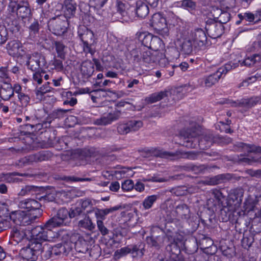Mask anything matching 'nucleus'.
Instances as JSON below:
<instances>
[{"label":"nucleus","instance_id":"f257e3e1","mask_svg":"<svg viewBox=\"0 0 261 261\" xmlns=\"http://www.w3.org/2000/svg\"><path fill=\"white\" fill-rule=\"evenodd\" d=\"M191 129H183L180 132V137L183 139V145L187 147L194 148L197 143L201 149H204L210 147L214 141V137L210 132L205 133L200 137V139L196 138L199 135L198 129L193 125Z\"/></svg>","mask_w":261,"mask_h":261},{"label":"nucleus","instance_id":"f03ea898","mask_svg":"<svg viewBox=\"0 0 261 261\" xmlns=\"http://www.w3.org/2000/svg\"><path fill=\"white\" fill-rule=\"evenodd\" d=\"M167 245L166 251L170 255L172 261H195L193 255H189L188 257L183 258L180 255L181 248L185 247V237L180 234H176L172 236L168 235Z\"/></svg>","mask_w":261,"mask_h":261},{"label":"nucleus","instance_id":"7ed1b4c3","mask_svg":"<svg viewBox=\"0 0 261 261\" xmlns=\"http://www.w3.org/2000/svg\"><path fill=\"white\" fill-rule=\"evenodd\" d=\"M141 155L146 158L154 156L171 160H177L180 158L194 160L197 159V153L194 151L185 152L180 150L172 152L152 149L142 150L141 152Z\"/></svg>","mask_w":261,"mask_h":261},{"label":"nucleus","instance_id":"20e7f679","mask_svg":"<svg viewBox=\"0 0 261 261\" xmlns=\"http://www.w3.org/2000/svg\"><path fill=\"white\" fill-rule=\"evenodd\" d=\"M8 9L11 12H16L17 15L21 18L26 24V21L31 19V12L30 5L26 1H11L8 6Z\"/></svg>","mask_w":261,"mask_h":261},{"label":"nucleus","instance_id":"39448f33","mask_svg":"<svg viewBox=\"0 0 261 261\" xmlns=\"http://www.w3.org/2000/svg\"><path fill=\"white\" fill-rule=\"evenodd\" d=\"M238 66V63L229 62L224 66L220 67L214 73L204 76L202 79V82L204 83L205 87H210L218 82L222 74H226L228 71L236 68Z\"/></svg>","mask_w":261,"mask_h":261},{"label":"nucleus","instance_id":"423d86ee","mask_svg":"<svg viewBox=\"0 0 261 261\" xmlns=\"http://www.w3.org/2000/svg\"><path fill=\"white\" fill-rule=\"evenodd\" d=\"M173 217L169 219L171 222L189 223L192 220V213L189 207L186 204L177 205L172 213Z\"/></svg>","mask_w":261,"mask_h":261},{"label":"nucleus","instance_id":"0eeeda50","mask_svg":"<svg viewBox=\"0 0 261 261\" xmlns=\"http://www.w3.org/2000/svg\"><path fill=\"white\" fill-rule=\"evenodd\" d=\"M150 25L156 33L164 38L168 36L169 29L167 27L166 18L161 13L154 14L150 20Z\"/></svg>","mask_w":261,"mask_h":261},{"label":"nucleus","instance_id":"6e6552de","mask_svg":"<svg viewBox=\"0 0 261 261\" xmlns=\"http://www.w3.org/2000/svg\"><path fill=\"white\" fill-rule=\"evenodd\" d=\"M69 213L66 208H60L57 215L49 219L46 222V226L55 228L63 225H67L70 222Z\"/></svg>","mask_w":261,"mask_h":261},{"label":"nucleus","instance_id":"1a4fd4ad","mask_svg":"<svg viewBox=\"0 0 261 261\" xmlns=\"http://www.w3.org/2000/svg\"><path fill=\"white\" fill-rule=\"evenodd\" d=\"M52 228L46 226V222L43 226H37L31 230L32 239L40 242L49 241L53 238Z\"/></svg>","mask_w":261,"mask_h":261},{"label":"nucleus","instance_id":"9d476101","mask_svg":"<svg viewBox=\"0 0 261 261\" xmlns=\"http://www.w3.org/2000/svg\"><path fill=\"white\" fill-rule=\"evenodd\" d=\"M190 38L193 42L194 46L198 49H202L207 43V36L205 31L197 28L191 32Z\"/></svg>","mask_w":261,"mask_h":261},{"label":"nucleus","instance_id":"9b49d317","mask_svg":"<svg viewBox=\"0 0 261 261\" xmlns=\"http://www.w3.org/2000/svg\"><path fill=\"white\" fill-rule=\"evenodd\" d=\"M80 38L84 43V51L86 53L93 55L95 53L94 36L93 32L86 29L83 34H80Z\"/></svg>","mask_w":261,"mask_h":261},{"label":"nucleus","instance_id":"f8f14e48","mask_svg":"<svg viewBox=\"0 0 261 261\" xmlns=\"http://www.w3.org/2000/svg\"><path fill=\"white\" fill-rule=\"evenodd\" d=\"M27 57V65L32 71L38 70L45 64V58L40 53H35L32 55H28Z\"/></svg>","mask_w":261,"mask_h":261},{"label":"nucleus","instance_id":"ddd939ff","mask_svg":"<svg viewBox=\"0 0 261 261\" xmlns=\"http://www.w3.org/2000/svg\"><path fill=\"white\" fill-rule=\"evenodd\" d=\"M68 25L66 19L64 20L60 18H54L51 20L48 24L49 30L57 36H61L67 31Z\"/></svg>","mask_w":261,"mask_h":261},{"label":"nucleus","instance_id":"4468645a","mask_svg":"<svg viewBox=\"0 0 261 261\" xmlns=\"http://www.w3.org/2000/svg\"><path fill=\"white\" fill-rule=\"evenodd\" d=\"M10 218L15 224L20 226L28 225L34 222L31 215L26 211H19L13 212Z\"/></svg>","mask_w":261,"mask_h":261},{"label":"nucleus","instance_id":"2eb2a0df","mask_svg":"<svg viewBox=\"0 0 261 261\" xmlns=\"http://www.w3.org/2000/svg\"><path fill=\"white\" fill-rule=\"evenodd\" d=\"M261 102V96H252L249 98H242L235 101L230 102L231 106L250 109Z\"/></svg>","mask_w":261,"mask_h":261},{"label":"nucleus","instance_id":"dca6fc26","mask_svg":"<svg viewBox=\"0 0 261 261\" xmlns=\"http://www.w3.org/2000/svg\"><path fill=\"white\" fill-rule=\"evenodd\" d=\"M78 236L75 234H66L63 236V243L61 244L60 250L63 251V255H67L70 252H74L75 241Z\"/></svg>","mask_w":261,"mask_h":261},{"label":"nucleus","instance_id":"f3484780","mask_svg":"<svg viewBox=\"0 0 261 261\" xmlns=\"http://www.w3.org/2000/svg\"><path fill=\"white\" fill-rule=\"evenodd\" d=\"M120 115L121 112L118 110H115L107 114L103 115L100 118L95 120L94 124L96 125H106L118 119Z\"/></svg>","mask_w":261,"mask_h":261},{"label":"nucleus","instance_id":"a211bd4d","mask_svg":"<svg viewBox=\"0 0 261 261\" xmlns=\"http://www.w3.org/2000/svg\"><path fill=\"white\" fill-rule=\"evenodd\" d=\"M205 29L210 37L217 38L221 36L223 32V26L216 22L207 23Z\"/></svg>","mask_w":261,"mask_h":261},{"label":"nucleus","instance_id":"6ab92c4d","mask_svg":"<svg viewBox=\"0 0 261 261\" xmlns=\"http://www.w3.org/2000/svg\"><path fill=\"white\" fill-rule=\"evenodd\" d=\"M8 54L14 57L21 56L24 53L21 43L17 40L10 41L7 45Z\"/></svg>","mask_w":261,"mask_h":261},{"label":"nucleus","instance_id":"aec40b11","mask_svg":"<svg viewBox=\"0 0 261 261\" xmlns=\"http://www.w3.org/2000/svg\"><path fill=\"white\" fill-rule=\"evenodd\" d=\"M244 191L241 188H237L231 190L228 197L225 200L234 204L236 208L238 206L242 201Z\"/></svg>","mask_w":261,"mask_h":261},{"label":"nucleus","instance_id":"412c9836","mask_svg":"<svg viewBox=\"0 0 261 261\" xmlns=\"http://www.w3.org/2000/svg\"><path fill=\"white\" fill-rule=\"evenodd\" d=\"M211 193L212 196L216 198V201L214 203V200L210 199L207 201V205L210 210H211L213 213H215L218 210L217 204H221V202H223L221 200L224 197V196L219 190L216 189L212 190Z\"/></svg>","mask_w":261,"mask_h":261},{"label":"nucleus","instance_id":"4be33fe9","mask_svg":"<svg viewBox=\"0 0 261 261\" xmlns=\"http://www.w3.org/2000/svg\"><path fill=\"white\" fill-rule=\"evenodd\" d=\"M221 208L220 210V218L222 221H227L231 213L235 211L236 206L234 204L230 203V202H221Z\"/></svg>","mask_w":261,"mask_h":261},{"label":"nucleus","instance_id":"5701e85b","mask_svg":"<svg viewBox=\"0 0 261 261\" xmlns=\"http://www.w3.org/2000/svg\"><path fill=\"white\" fill-rule=\"evenodd\" d=\"M24 240H27L24 229L21 227L13 228L11 232V243L16 245Z\"/></svg>","mask_w":261,"mask_h":261},{"label":"nucleus","instance_id":"b1692460","mask_svg":"<svg viewBox=\"0 0 261 261\" xmlns=\"http://www.w3.org/2000/svg\"><path fill=\"white\" fill-rule=\"evenodd\" d=\"M94 72V64L90 60H86L81 65V74L82 78L88 79Z\"/></svg>","mask_w":261,"mask_h":261},{"label":"nucleus","instance_id":"393cba45","mask_svg":"<svg viewBox=\"0 0 261 261\" xmlns=\"http://www.w3.org/2000/svg\"><path fill=\"white\" fill-rule=\"evenodd\" d=\"M167 236L168 235L151 236L147 238V243L155 248L159 249L163 246L165 242H167Z\"/></svg>","mask_w":261,"mask_h":261},{"label":"nucleus","instance_id":"a878e982","mask_svg":"<svg viewBox=\"0 0 261 261\" xmlns=\"http://www.w3.org/2000/svg\"><path fill=\"white\" fill-rule=\"evenodd\" d=\"M63 9L66 18H70L74 15L76 9V3L74 0H65Z\"/></svg>","mask_w":261,"mask_h":261},{"label":"nucleus","instance_id":"bb28decb","mask_svg":"<svg viewBox=\"0 0 261 261\" xmlns=\"http://www.w3.org/2000/svg\"><path fill=\"white\" fill-rule=\"evenodd\" d=\"M141 58L143 62L148 63H156L158 51H152L149 49H141Z\"/></svg>","mask_w":261,"mask_h":261},{"label":"nucleus","instance_id":"cd10ccee","mask_svg":"<svg viewBox=\"0 0 261 261\" xmlns=\"http://www.w3.org/2000/svg\"><path fill=\"white\" fill-rule=\"evenodd\" d=\"M46 159L45 152H39L36 154L29 155L22 159L24 164L29 165L34 162H41Z\"/></svg>","mask_w":261,"mask_h":261},{"label":"nucleus","instance_id":"c85d7f7f","mask_svg":"<svg viewBox=\"0 0 261 261\" xmlns=\"http://www.w3.org/2000/svg\"><path fill=\"white\" fill-rule=\"evenodd\" d=\"M18 207L21 209L27 210V212L32 211L33 208L40 207V204L33 199H27L20 201L18 203Z\"/></svg>","mask_w":261,"mask_h":261},{"label":"nucleus","instance_id":"c756f323","mask_svg":"<svg viewBox=\"0 0 261 261\" xmlns=\"http://www.w3.org/2000/svg\"><path fill=\"white\" fill-rule=\"evenodd\" d=\"M135 10L137 16L142 18L147 16L149 12L147 4L141 1L136 2Z\"/></svg>","mask_w":261,"mask_h":261},{"label":"nucleus","instance_id":"7c9ffc66","mask_svg":"<svg viewBox=\"0 0 261 261\" xmlns=\"http://www.w3.org/2000/svg\"><path fill=\"white\" fill-rule=\"evenodd\" d=\"M260 62H261V55L259 54H254L246 57L240 64L241 66L251 67Z\"/></svg>","mask_w":261,"mask_h":261},{"label":"nucleus","instance_id":"2f4dec72","mask_svg":"<svg viewBox=\"0 0 261 261\" xmlns=\"http://www.w3.org/2000/svg\"><path fill=\"white\" fill-rule=\"evenodd\" d=\"M168 91L167 90L162 91L151 94L145 98V101L149 103H152L160 101L168 95Z\"/></svg>","mask_w":261,"mask_h":261},{"label":"nucleus","instance_id":"473e14b6","mask_svg":"<svg viewBox=\"0 0 261 261\" xmlns=\"http://www.w3.org/2000/svg\"><path fill=\"white\" fill-rule=\"evenodd\" d=\"M120 208V206H115L109 208L96 209L95 211V215L97 220H101V219H105L106 216L108 214L113 213L114 211H116Z\"/></svg>","mask_w":261,"mask_h":261},{"label":"nucleus","instance_id":"72a5a7b5","mask_svg":"<svg viewBox=\"0 0 261 261\" xmlns=\"http://www.w3.org/2000/svg\"><path fill=\"white\" fill-rule=\"evenodd\" d=\"M78 226L89 231H93L95 227V224L93 223L91 219L87 215H85L83 219L79 221Z\"/></svg>","mask_w":261,"mask_h":261},{"label":"nucleus","instance_id":"f704fd0d","mask_svg":"<svg viewBox=\"0 0 261 261\" xmlns=\"http://www.w3.org/2000/svg\"><path fill=\"white\" fill-rule=\"evenodd\" d=\"M78 153V162L76 163L77 166L86 165L90 156V152L89 150L83 149L77 151Z\"/></svg>","mask_w":261,"mask_h":261},{"label":"nucleus","instance_id":"c9c22d12","mask_svg":"<svg viewBox=\"0 0 261 261\" xmlns=\"http://www.w3.org/2000/svg\"><path fill=\"white\" fill-rule=\"evenodd\" d=\"M20 254L22 257L30 261H35L38 257L29 245L21 249Z\"/></svg>","mask_w":261,"mask_h":261},{"label":"nucleus","instance_id":"e433bc0d","mask_svg":"<svg viewBox=\"0 0 261 261\" xmlns=\"http://www.w3.org/2000/svg\"><path fill=\"white\" fill-rule=\"evenodd\" d=\"M0 90V96L4 100H7L13 95L12 87L9 84H5Z\"/></svg>","mask_w":261,"mask_h":261},{"label":"nucleus","instance_id":"4c0bfd02","mask_svg":"<svg viewBox=\"0 0 261 261\" xmlns=\"http://www.w3.org/2000/svg\"><path fill=\"white\" fill-rule=\"evenodd\" d=\"M74 243V250L79 253H85L88 250V244L82 239H78Z\"/></svg>","mask_w":261,"mask_h":261},{"label":"nucleus","instance_id":"58836bf2","mask_svg":"<svg viewBox=\"0 0 261 261\" xmlns=\"http://www.w3.org/2000/svg\"><path fill=\"white\" fill-rule=\"evenodd\" d=\"M229 174H219L206 180V184L210 185H216L224 182L229 178Z\"/></svg>","mask_w":261,"mask_h":261},{"label":"nucleus","instance_id":"ea45409f","mask_svg":"<svg viewBox=\"0 0 261 261\" xmlns=\"http://www.w3.org/2000/svg\"><path fill=\"white\" fill-rule=\"evenodd\" d=\"M236 146L239 148H244L248 152L259 153H261V146H256L255 145L247 144L242 142L238 143Z\"/></svg>","mask_w":261,"mask_h":261},{"label":"nucleus","instance_id":"a19ab883","mask_svg":"<svg viewBox=\"0 0 261 261\" xmlns=\"http://www.w3.org/2000/svg\"><path fill=\"white\" fill-rule=\"evenodd\" d=\"M217 11H218V14H219L218 16H215L214 14L215 18L218 19L219 23L223 24L227 23L229 21L230 19V14L229 13L224 11L222 12L220 9H217Z\"/></svg>","mask_w":261,"mask_h":261},{"label":"nucleus","instance_id":"79ce46f5","mask_svg":"<svg viewBox=\"0 0 261 261\" xmlns=\"http://www.w3.org/2000/svg\"><path fill=\"white\" fill-rule=\"evenodd\" d=\"M129 248L130 253L133 257H142L144 255V248L141 245H137L128 246Z\"/></svg>","mask_w":261,"mask_h":261},{"label":"nucleus","instance_id":"37998d69","mask_svg":"<svg viewBox=\"0 0 261 261\" xmlns=\"http://www.w3.org/2000/svg\"><path fill=\"white\" fill-rule=\"evenodd\" d=\"M159 196L156 195L148 196L142 202V205L145 210H148L152 207L154 203L156 201Z\"/></svg>","mask_w":261,"mask_h":261},{"label":"nucleus","instance_id":"c03bdc74","mask_svg":"<svg viewBox=\"0 0 261 261\" xmlns=\"http://www.w3.org/2000/svg\"><path fill=\"white\" fill-rule=\"evenodd\" d=\"M29 245L37 256L40 254L43 246L42 242L32 239V241Z\"/></svg>","mask_w":261,"mask_h":261},{"label":"nucleus","instance_id":"a18cd8bd","mask_svg":"<svg viewBox=\"0 0 261 261\" xmlns=\"http://www.w3.org/2000/svg\"><path fill=\"white\" fill-rule=\"evenodd\" d=\"M194 46L193 42L190 38L184 40L181 44V50L186 54H190L192 52Z\"/></svg>","mask_w":261,"mask_h":261},{"label":"nucleus","instance_id":"49530a36","mask_svg":"<svg viewBox=\"0 0 261 261\" xmlns=\"http://www.w3.org/2000/svg\"><path fill=\"white\" fill-rule=\"evenodd\" d=\"M52 88L49 86L44 85L36 91V95L38 99L42 100L44 98V94L50 92Z\"/></svg>","mask_w":261,"mask_h":261},{"label":"nucleus","instance_id":"de8ad7c7","mask_svg":"<svg viewBox=\"0 0 261 261\" xmlns=\"http://www.w3.org/2000/svg\"><path fill=\"white\" fill-rule=\"evenodd\" d=\"M77 205L80 207L81 208L82 211L84 213L85 211H86L87 213H89L92 212L93 209L92 204L91 201L89 199L81 201L77 203Z\"/></svg>","mask_w":261,"mask_h":261},{"label":"nucleus","instance_id":"09e8293b","mask_svg":"<svg viewBox=\"0 0 261 261\" xmlns=\"http://www.w3.org/2000/svg\"><path fill=\"white\" fill-rule=\"evenodd\" d=\"M52 254V246L47 244H44L43 249L40 254L41 257H43L45 259H47L51 257Z\"/></svg>","mask_w":261,"mask_h":261},{"label":"nucleus","instance_id":"8fccbe9b","mask_svg":"<svg viewBox=\"0 0 261 261\" xmlns=\"http://www.w3.org/2000/svg\"><path fill=\"white\" fill-rule=\"evenodd\" d=\"M130 253L129 248L128 246L117 250L114 254V258L115 259H119L121 257L126 256Z\"/></svg>","mask_w":261,"mask_h":261},{"label":"nucleus","instance_id":"3c124183","mask_svg":"<svg viewBox=\"0 0 261 261\" xmlns=\"http://www.w3.org/2000/svg\"><path fill=\"white\" fill-rule=\"evenodd\" d=\"M180 3L182 8L188 11L194 10L196 7V3L192 0H182Z\"/></svg>","mask_w":261,"mask_h":261},{"label":"nucleus","instance_id":"603ef678","mask_svg":"<svg viewBox=\"0 0 261 261\" xmlns=\"http://www.w3.org/2000/svg\"><path fill=\"white\" fill-rule=\"evenodd\" d=\"M156 63L162 67H167L169 65L168 60L165 55L159 51L156 55Z\"/></svg>","mask_w":261,"mask_h":261},{"label":"nucleus","instance_id":"864d4df0","mask_svg":"<svg viewBox=\"0 0 261 261\" xmlns=\"http://www.w3.org/2000/svg\"><path fill=\"white\" fill-rule=\"evenodd\" d=\"M162 44V40L157 36H153L148 49L152 51H158Z\"/></svg>","mask_w":261,"mask_h":261},{"label":"nucleus","instance_id":"5fc2aeb1","mask_svg":"<svg viewBox=\"0 0 261 261\" xmlns=\"http://www.w3.org/2000/svg\"><path fill=\"white\" fill-rule=\"evenodd\" d=\"M69 111V110L64 109H57L54 110L50 114L49 116L50 118L53 119H61L65 116V114Z\"/></svg>","mask_w":261,"mask_h":261},{"label":"nucleus","instance_id":"6e6d98bb","mask_svg":"<svg viewBox=\"0 0 261 261\" xmlns=\"http://www.w3.org/2000/svg\"><path fill=\"white\" fill-rule=\"evenodd\" d=\"M69 213V218L71 219L73 218H77V217L82 215L84 213L81 210V208L79 207L77 204H76V205L74 206H72L71 208Z\"/></svg>","mask_w":261,"mask_h":261},{"label":"nucleus","instance_id":"4d7b16f0","mask_svg":"<svg viewBox=\"0 0 261 261\" xmlns=\"http://www.w3.org/2000/svg\"><path fill=\"white\" fill-rule=\"evenodd\" d=\"M130 132H136L143 126V122L140 120H132L127 122Z\"/></svg>","mask_w":261,"mask_h":261},{"label":"nucleus","instance_id":"13d9d810","mask_svg":"<svg viewBox=\"0 0 261 261\" xmlns=\"http://www.w3.org/2000/svg\"><path fill=\"white\" fill-rule=\"evenodd\" d=\"M8 29L15 36H17L19 34L21 26L17 20H14L12 21V23L9 25Z\"/></svg>","mask_w":261,"mask_h":261},{"label":"nucleus","instance_id":"bf43d9fd","mask_svg":"<svg viewBox=\"0 0 261 261\" xmlns=\"http://www.w3.org/2000/svg\"><path fill=\"white\" fill-rule=\"evenodd\" d=\"M55 45L58 56L61 59H64L65 58L64 49L65 46L60 42H56Z\"/></svg>","mask_w":261,"mask_h":261},{"label":"nucleus","instance_id":"052dcab7","mask_svg":"<svg viewBox=\"0 0 261 261\" xmlns=\"http://www.w3.org/2000/svg\"><path fill=\"white\" fill-rule=\"evenodd\" d=\"M30 36L34 37L37 33H38L39 30V24L37 20L34 21L31 24L29 27Z\"/></svg>","mask_w":261,"mask_h":261},{"label":"nucleus","instance_id":"680f3d73","mask_svg":"<svg viewBox=\"0 0 261 261\" xmlns=\"http://www.w3.org/2000/svg\"><path fill=\"white\" fill-rule=\"evenodd\" d=\"M51 65L54 66V69L58 71H62L64 69L62 60L54 58L50 62Z\"/></svg>","mask_w":261,"mask_h":261},{"label":"nucleus","instance_id":"e2e57ef3","mask_svg":"<svg viewBox=\"0 0 261 261\" xmlns=\"http://www.w3.org/2000/svg\"><path fill=\"white\" fill-rule=\"evenodd\" d=\"M117 131L121 135H125L130 132L127 122L125 123L120 124L117 127Z\"/></svg>","mask_w":261,"mask_h":261},{"label":"nucleus","instance_id":"0e129e2a","mask_svg":"<svg viewBox=\"0 0 261 261\" xmlns=\"http://www.w3.org/2000/svg\"><path fill=\"white\" fill-rule=\"evenodd\" d=\"M18 98L23 107H26L30 101V96L24 93L19 94V95H18Z\"/></svg>","mask_w":261,"mask_h":261},{"label":"nucleus","instance_id":"69168bd1","mask_svg":"<svg viewBox=\"0 0 261 261\" xmlns=\"http://www.w3.org/2000/svg\"><path fill=\"white\" fill-rule=\"evenodd\" d=\"M36 187L32 186H25L22 188L19 193L20 196H25L31 194L32 192L35 191Z\"/></svg>","mask_w":261,"mask_h":261},{"label":"nucleus","instance_id":"338daca9","mask_svg":"<svg viewBox=\"0 0 261 261\" xmlns=\"http://www.w3.org/2000/svg\"><path fill=\"white\" fill-rule=\"evenodd\" d=\"M134 184L132 179L125 180L121 184V188L124 191H129L134 188Z\"/></svg>","mask_w":261,"mask_h":261},{"label":"nucleus","instance_id":"774afa93","mask_svg":"<svg viewBox=\"0 0 261 261\" xmlns=\"http://www.w3.org/2000/svg\"><path fill=\"white\" fill-rule=\"evenodd\" d=\"M250 51L261 55V40L254 42L250 47Z\"/></svg>","mask_w":261,"mask_h":261}]
</instances>
